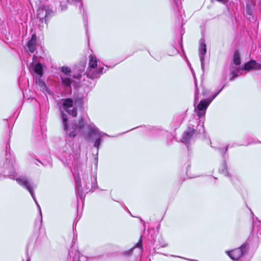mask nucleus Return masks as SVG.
<instances>
[{
  "mask_svg": "<svg viewBox=\"0 0 261 261\" xmlns=\"http://www.w3.org/2000/svg\"><path fill=\"white\" fill-rule=\"evenodd\" d=\"M62 118L64 129L66 131L67 134L70 137L74 138L76 136L77 133L82 130L85 126H86L90 133L93 134L97 138L94 142V146L98 149L100 144L102 142V138L105 136H108L107 134L99 130V129L91 122L81 119L77 123L72 126L71 127L68 125V118L66 114L62 112Z\"/></svg>",
  "mask_w": 261,
  "mask_h": 261,
  "instance_id": "1",
  "label": "nucleus"
},
{
  "mask_svg": "<svg viewBox=\"0 0 261 261\" xmlns=\"http://www.w3.org/2000/svg\"><path fill=\"white\" fill-rule=\"evenodd\" d=\"M7 146H6V159L3 165L4 172L8 174V177L15 180L17 184L20 186L26 189L31 195L34 200L37 206L39 209L40 214L42 217L41 208L36 200L35 194L33 192L34 188H35L34 184L28 177L25 176H20L16 177V170L15 167V161L13 156L10 154L7 153Z\"/></svg>",
  "mask_w": 261,
  "mask_h": 261,
  "instance_id": "2",
  "label": "nucleus"
},
{
  "mask_svg": "<svg viewBox=\"0 0 261 261\" xmlns=\"http://www.w3.org/2000/svg\"><path fill=\"white\" fill-rule=\"evenodd\" d=\"M223 87L212 97L201 100L199 104L196 107H195L194 111L200 120H198L197 119L193 118L190 120L189 123H192L193 125V128L195 130V132H196L197 136H198L199 135L204 134V121L205 120L204 117L206 110L211 102L221 92Z\"/></svg>",
  "mask_w": 261,
  "mask_h": 261,
  "instance_id": "3",
  "label": "nucleus"
},
{
  "mask_svg": "<svg viewBox=\"0 0 261 261\" xmlns=\"http://www.w3.org/2000/svg\"><path fill=\"white\" fill-rule=\"evenodd\" d=\"M63 150L70 156H72L74 160H77L80 156L81 147L80 144L76 142L74 143L70 140L67 141Z\"/></svg>",
  "mask_w": 261,
  "mask_h": 261,
  "instance_id": "4",
  "label": "nucleus"
},
{
  "mask_svg": "<svg viewBox=\"0 0 261 261\" xmlns=\"http://www.w3.org/2000/svg\"><path fill=\"white\" fill-rule=\"evenodd\" d=\"M54 15V11L48 6H45L40 8L37 11V17L41 23L44 21L46 24L48 23L50 18Z\"/></svg>",
  "mask_w": 261,
  "mask_h": 261,
  "instance_id": "5",
  "label": "nucleus"
},
{
  "mask_svg": "<svg viewBox=\"0 0 261 261\" xmlns=\"http://www.w3.org/2000/svg\"><path fill=\"white\" fill-rule=\"evenodd\" d=\"M248 246L242 245L240 247L231 251H225V253L233 260H238L244 255L248 250Z\"/></svg>",
  "mask_w": 261,
  "mask_h": 261,
  "instance_id": "6",
  "label": "nucleus"
},
{
  "mask_svg": "<svg viewBox=\"0 0 261 261\" xmlns=\"http://www.w3.org/2000/svg\"><path fill=\"white\" fill-rule=\"evenodd\" d=\"M62 102L63 108L66 112L73 117L76 116L77 109L75 101L70 98H66L62 99Z\"/></svg>",
  "mask_w": 261,
  "mask_h": 261,
  "instance_id": "7",
  "label": "nucleus"
},
{
  "mask_svg": "<svg viewBox=\"0 0 261 261\" xmlns=\"http://www.w3.org/2000/svg\"><path fill=\"white\" fill-rule=\"evenodd\" d=\"M193 126V125L192 123L188 124L186 130L184 131L182 134L181 140L182 142L185 144L189 143L192 140L198 137Z\"/></svg>",
  "mask_w": 261,
  "mask_h": 261,
  "instance_id": "8",
  "label": "nucleus"
},
{
  "mask_svg": "<svg viewBox=\"0 0 261 261\" xmlns=\"http://www.w3.org/2000/svg\"><path fill=\"white\" fill-rule=\"evenodd\" d=\"M83 179L86 182V190L91 191L94 190L96 188L97 183L96 176L93 175V177H90L89 178L88 175L85 174L83 176Z\"/></svg>",
  "mask_w": 261,
  "mask_h": 261,
  "instance_id": "9",
  "label": "nucleus"
},
{
  "mask_svg": "<svg viewBox=\"0 0 261 261\" xmlns=\"http://www.w3.org/2000/svg\"><path fill=\"white\" fill-rule=\"evenodd\" d=\"M103 67L98 65L97 67L94 68H88L86 71V74L89 78L94 79L99 78L100 76L103 73Z\"/></svg>",
  "mask_w": 261,
  "mask_h": 261,
  "instance_id": "10",
  "label": "nucleus"
},
{
  "mask_svg": "<svg viewBox=\"0 0 261 261\" xmlns=\"http://www.w3.org/2000/svg\"><path fill=\"white\" fill-rule=\"evenodd\" d=\"M206 53V44L203 41L200 42L199 48V58L201 62V67L203 68L204 65V55Z\"/></svg>",
  "mask_w": 261,
  "mask_h": 261,
  "instance_id": "11",
  "label": "nucleus"
},
{
  "mask_svg": "<svg viewBox=\"0 0 261 261\" xmlns=\"http://www.w3.org/2000/svg\"><path fill=\"white\" fill-rule=\"evenodd\" d=\"M36 36L34 34L32 35L31 39L28 42V48L29 52L31 53H34L36 49Z\"/></svg>",
  "mask_w": 261,
  "mask_h": 261,
  "instance_id": "12",
  "label": "nucleus"
},
{
  "mask_svg": "<svg viewBox=\"0 0 261 261\" xmlns=\"http://www.w3.org/2000/svg\"><path fill=\"white\" fill-rule=\"evenodd\" d=\"M62 84L67 87H70L72 82V79L71 75H60Z\"/></svg>",
  "mask_w": 261,
  "mask_h": 261,
  "instance_id": "13",
  "label": "nucleus"
},
{
  "mask_svg": "<svg viewBox=\"0 0 261 261\" xmlns=\"http://www.w3.org/2000/svg\"><path fill=\"white\" fill-rule=\"evenodd\" d=\"M257 62L255 60H252L244 65V69L246 70H250L252 69L257 70Z\"/></svg>",
  "mask_w": 261,
  "mask_h": 261,
  "instance_id": "14",
  "label": "nucleus"
},
{
  "mask_svg": "<svg viewBox=\"0 0 261 261\" xmlns=\"http://www.w3.org/2000/svg\"><path fill=\"white\" fill-rule=\"evenodd\" d=\"M76 194L77 196L80 197L82 200H83V198H85V195H84V193L82 191V185L81 184V180L79 178L76 179Z\"/></svg>",
  "mask_w": 261,
  "mask_h": 261,
  "instance_id": "15",
  "label": "nucleus"
},
{
  "mask_svg": "<svg viewBox=\"0 0 261 261\" xmlns=\"http://www.w3.org/2000/svg\"><path fill=\"white\" fill-rule=\"evenodd\" d=\"M89 66L88 68H94V67H98L97 66L98 62L99 61L97 58L93 56L90 55L89 57Z\"/></svg>",
  "mask_w": 261,
  "mask_h": 261,
  "instance_id": "16",
  "label": "nucleus"
},
{
  "mask_svg": "<svg viewBox=\"0 0 261 261\" xmlns=\"http://www.w3.org/2000/svg\"><path fill=\"white\" fill-rule=\"evenodd\" d=\"M136 248L138 249V252L141 253L142 252V241L140 240L139 242L135 246L129 249V250L126 251V255H130L132 253L133 250Z\"/></svg>",
  "mask_w": 261,
  "mask_h": 261,
  "instance_id": "17",
  "label": "nucleus"
},
{
  "mask_svg": "<svg viewBox=\"0 0 261 261\" xmlns=\"http://www.w3.org/2000/svg\"><path fill=\"white\" fill-rule=\"evenodd\" d=\"M34 67V72L40 76H41L43 74V69L42 65L40 63H37L35 65H32Z\"/></svg>",
  "mask_w": 261,
  "mask_h": 261,
  "instance_id": "18",
  "label": "nucleus"
},
{
  "mask_svg": "<svg viewBox=\"0 0 261 261\" xmlns=\"http://www.w3.org/2000/svg\"><path fill=\"white\" fill-rule=\"evenodd\" d=\"M233 61L236 65H239L241 64L240 54L238 50L235 51L234 53Z\"/></svg>",
  "mask_w": 261,
  "mask_h": 261,
  "instance_id": "19",
  "label": "nucleus"
},
{
  "mask_svg": "<svg viewBox=\"0 0 261 261\" xmlns=\"http://www.w3.org/2000/svg\"><path fill=\"white\" fill-rule=\"evenodd\" d=\"M185 118V114H179L174 117V121H177V125H180Z\"/></svg>",
  "mask_w": 261,
  "mask_h": 261,
  "instance_id": "20",
  "label": "nucleus"
},
{
  "mask_svg": "<svg viewBox=\"0 0 261 261\" xmlns=\"http://www.w3.org/2000/svg\"><path fill=\"white\" fill-rule=\"evenodd\" d=\"M231 74L232 76L230 78V80H233L234 77H237L239 76L241 74V70L239 68H236L235 69H233V68L230 69Z\"/></svg>",
  "mask_w": 261,
  "mask_h": 261,
  "instance_id": "21",
  "label": "nucleus"
},
{
  "mask_svg": "<svg viewBox=\"0 0 261 261\" xmlns=\"http://www.w3.org/2000/svg\"><path fill=\"white\" fill-rule=\"evenodd\" d=\"M221 173L223 174L225 176H228V172L225 162H224L222 165L221 168L219 169Z\"/></svg>",
  "mask_w": 261,
  "mask_h": 261,
  "instance_id": "22",
  "label": "nucleus"
},
{
  "mask_svg": "<svg viewBox=\"0 0 261 261\" xmlns=\"http://www.w3.org/2000/svg\"><path fill=\"white\" fill-rule=\"evenodd\" d=\"M61 71L62 72V75H71V70L68 67L63 66L61 68Z\"/></svg>",
  "mask_w": 261,
  "mask_h": 261,
  "instance_id": "23",
  "label": "nucleus"
},
{
  "mask_svg": "<svg viewBox=\"0 0 261 261\" xmlns=\"http://www.w3.org/2000/svg\"><path fill=\"white\" fill-rule=\"evenodd\" d=\"M171 3H173V6L176 7L179 11V8L181 5L182 0H170Z\"/></svg>",
  "mask_w": 261,
  "mask_h": 261,
  "instance_id": "24",
  "label": "nucleus"
},
{
  "mask_svg": "<svg viewBox=\"0 0 261 261\" xmlns=\"http://www.w3.org/2000/svg\"><path fill=\"white\" fill-rule=\"evenodd\" d=\"M193 75H194L193 74ZM194 79H195V101H196L197 100H198V88H197V81L196 80V78H195V75H194Z\"/></svg>",
  "mask_w": 261,
  "mask_h": 261,
  "instance_id": "25",
  "label": "nucleus"
},
{
  "mask_svg": "<svg viewBox=\"0 0 261 261\" xmlns=\"http://www.w3.org/2000/svg\"><path fill=\"white\" fill-rule=\"evenodd\" d=\"M38 84L42 91L45 90L46 89V87L45 83L41 81L40 80L38 81Z\"/></svg>",
  "mask_w": 261,
  "mask_h": 261,
  "instance_id": "26",
  "label": "nucleus"
},
{
  "mask_svg": "<svg viewBox=\"0 0 261 261\" xmlns=\"http://www.w3.org/2000/svg\"><path fill=\"white\" fill-rule=\"evenodd\" d=\"M39 128H37L33 130V133L35 136L38 137L41 135V133L39 130Z\"/></svg>",
  "mask_w": 261,
  "mask_h": 261,
  "instance_id": "27",
  "label": "nucleus"
},
{
  "mask_svg": "<svg viewBox=\"0 0 261 261\" xmlns=\"http://www.w3.org/2000/svg\"><path fill=\"white\" fill-rule=\"evenodd\" d=\"M219 150L222 154H224L227 152V147L219 148Z\"/></svg>",
  "mask_w": 261,
  "mask_h": 261,
  "instance_id": "28",
  "label": "nucleus"
},
{
  "mask_svg": "<svg viewBox=\"0 0 261 261\" xmlns=\"http://www.w3.org/2000/svg\"><path fill=\"white\" fill-rule=\"evenodd\" d=\"M60 7L62 11H66L67 9V7L66 4H61Z\"/></svg>",
  "mask_w": 261,
  "mask_h": 261,
  "instance_id": "29",
  "label": "nucleus"
},
{
  "mask_svg": "<svg viewBox=\"0 0 261 261\" xmlns=\"http://www.w3.org/2000/svg\"><path fill=\"white\" fill-rule=\"evenodd\" d=\"M209 93V91L207 90H206L204 88H202V95L203 96H206L207 94Z\"/></svg>",
  "mask_w": 261,
  "mask_h": 261,
  "instance_id": "30",
  "label": "nucleus"
},
{
  "mask_svg": "<svg viewBox=\"0 0 261 261\" xmlns=\"http://www.w3.org/2000/svg\"><path fill=\"white\" fill-rule=\"evenodd\" d=\"M75 1L79 3V8L81 9H82L83 7V4L82 2L80 0H75Z\"/></svg>",
  "mask_w": 261,
  "mask_h": 261,
  "instance_id": "31",
  "label": "nucleus"
},
{
  "mask_svg": "<svg viewBox=\"0 0 261 261\" xmlns=\"http://www.w3.org/2000/svg\"><path fill=\"white\" fill-rule=\"evenodd\" d=\"M257 70H261V63H257Z\"/></svg>",
  "mask_w": 261,
  "mask_h": 261,
  "instance_id": "32",
  "label": "nucleus"
},
{
  "mask_svg": "<svg viewBox=\"0 0 261 261\" xmlns=\"http://www.w3.org/2000/svg\"><path fill=\"white\" fill-rule=\"evenodd\" d=\"M216 1H218V2H221V3H225V0H216Z\"/></svg>",
  "mask_w": 261,
  "mask_h": 261,
  "instance_id": "33",
  "label": "nucleus"
},
{
  "mask_svg": "<svg viewBox=\"0 0 261 261\" xmlns=\"http://www.w3.org/2000/svg\"><path fill=\"white\" fill-rule=\"evenodd\" d=\"M167 246V245H163L162 246V247H165Z\"/></svg>",
  "mask_w": 261,
  "mask_h": 261,
  "instance_id": "34",
  "label": "nucleus"
},
{
  "mask_svg": "<svg viewBox=\"0 0 261 261\" xmlns=\"http://www.w3.org/2000/svg\"><path fill=\"white\" fill-rule=\"evenodd\" d=\"M248 14H250V15H251V14L249 10H248Z\"/></svg>",
  "mask_w": 261,
  "mask_h": 261,
  "instance_id": "35",
  "label": "nucleus"
},
{
  "mask_svg": "<svg viewBox=\"0 0 261 261\" xmlns=\"http://www.w3.org/2000/svg\"><path fill=\"white\" fill-rule=\"evenodd\" d=\"M26 261H30V259L29 258H28Z\"/></svg>",
  "mask_w": 261,
  "mask_h": 261,
  "instance_id": "36",
  "label": "nucleus"
},
{
  "mask_svg": "<svg viewBox=\"0 0 261 261\" xmlns=\"http://www.w3.org/2000/svg\"><path fill=\"white\" fill-rule=\"evenodd\" d=\"M174 49H175V51L176 53H178V51L176 49H175V48H174Z\"/></svg>",
  "mask_w": 261,
  "mask_h": 261,
  "instance_id": "37",
  "label": "nucleus"
},
{
  "mask_svg": "<svg viewBox=\"0 0 261 261\" xmlns=\"http://www.w3.org/2000/svg\"><path fill=\"white\" fill-rule=\"evenodd\" d=\"M37 162H38V163H41L40 161H37Z\"/></svg>",
  "mask_w": 261,
  "mask_h": 261,
  "instance_id": "38",
  "label": "nucleus"
},
{
  "mask_svg": "<svg viewBox=\"0 0 261 261\" xmlns=\"http://www.w3.org/2000/svg\"><path fill=\"white\" fill-rule=\"evenodd\" d=\"M253 229H255V225H253Z\"/></svg>",
  "mask_w": 261,
  "mask_h": 261,
  "instance_id": "39",
  "label": "nucleus"
},
{
  "mask_svg": "<svg viewBox=\"0 0 261 261\" xmlns=\"http://www.w3.org/2000/svg\"><path fill=\"white\" fill-rule=\"evenodd\" d=\"M36 164L37 165H38V166L39 165H38V163H36Z\"/></svg>",
  "mask_w": 261,
  "mask_h": 261,
  "instance_id": "40",
  "label": "nucleus"
},
{
  "mask_svg": "<svg viewBox=\"0 0 261 261\" xmlns=\"http://www.w3.org/2000/svg\"><path fill=\"white\" fill-rule=\"evenodd\" d=\"M259 227H261V223H260Z\"/></svg>",
  "mask_w": 261,
  "mask_h": 261,
  "instance_id": "41",
  "label": "nucleus"
}]
</instances>
